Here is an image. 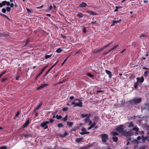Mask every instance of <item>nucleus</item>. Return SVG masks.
Listing matches in <instances>:
<instances>
[{"label":"nucleus","mask_w":149,"mask_h":149,"mask_svg":"<svg viewBox=\"0 0 149 149\" xmlns=\"http://www.w3.org/2000/svg\"><path fill=\"white\" fill-rule=\"evenodd\" d=\"M81 131L83 132H86V130L85 128H83L81 129Z\"/></svg>","instance_id":"338daca9"},{"label":"nucleus","mask_w":149,"mask_h":149,"mask_svg":"<svg viewBox=\"0 0 149 149\" xmlns=\"http://www.w3.org/2000/svg\"><path fill=\"white\" fill-rule=\"evenodd\" d=\"M144 132H145L143 131L139 132V134H141V135H144Z\"/></svg>","instance_id":"09e8293b"},{"label":"nucleus","mask_w":149,"mask_h":149,"mask_svg":"<svg viewBox=\"0 0 149 149\" xmlns=\"http://www.w3.org/2000/svg\"><path fill=\"white\" fill-rule=\"evenodd\" d=\"M93 143H89L87 147H90L91 146H93V145H94Z\"/></svg>","instance_id":"5fc2aeb1"},{"label":"nucleus","mask_w":149,"mask_h":149,"mask_svg":"<svg viewBox=\"0 0 149 149\" xmlns=\"http://www.w3.org/2000/svg\"><path fill=\"white\" fill-rule=\"evenodd\" d=\"M113 41H111V42H110L109 43V44H108V45H105V46H104L103 47V48H104V49L105 48L109 47L110 45L113 43Z\"/></svg>","instance_id":"393cba45"},{"label":"nucleus","mask_w":149,"mask_h":149,"mask_svg":"<svg viewBox=\"0 0 149 149\" xmlns=\"http://www.w3.org/2000/svg\"><path fill=\"white\" fill-rule=\"evenodd\" d=\"M29 118L27 120L26 122L23 125V128L27 126L28 125H29Z\"/></svg>","instance_id":"f3484780"},{"label":"nucleus","mask_w":149,"mask_h":149,"mask_svg":"<svg viewBox=\"0 0 149 149\" xmlns=\"http://www.w3.org/2000/svg\"><path fill=\"white\" fill-rule=\"evenodd\" d=\"M88 115V114H82L81 115V117H87Z\"/></svg>","instance_id":"de8ad7c7"},{"label":"nucleus","mask_w":149,"mask_h":149,"mask_svg":"<svg viewBox=\"0 0 149 149\" xmlns=\"http://www.w3.org/2000/svg\"><path fill=\"white\" fill-rule=\"evenodd\" d=\"M123 125H120L118 127H116V131L120 133L123 134L125 133V131L124 130V129L123 128Z\"/></svg>","instance_id":"7ed1b4c3"},{"label":"nucleus","mask_w":149,"mask_h":149,"mask_svg":"<svg viewBox=\"0 0 149 149\" xmlns=\"http://www.w3.org/2000/svg\"><path fill=\"white\" fill-rule=\"evenodd\" d=\"M100 120L99 118L97 116H95L93 120L94 122H97Z\"/></svg>","instance_id":"dca6fc26"},{"label":"nucleus","mask_w":149,"mask_h":149,"mask_svg":"<svg viewBox=\"0 0 149 149\" xmlns=\"http://www.w3.org/2000/svg\"><path fill=\"white\" fill-rule=\"evenodd\" d=\"M7 1H3L2 2V3L3 6H5L6 4Z\"/></svg>","instance_id":"603ef678"},{"label":"nucleus","mask_w":149,"mask_h":149,"mask_svg":"<svg viewBox=\"0 0 149 149\" xmlns=\"http://www.w3.org/2000/svg\"><path fill=\"white\" fill-rule=\"evenodd\" d=\"M96 92H97L96 94H98L99 93H102V92H103V91L102 90H97L96 91Z\"/></svg>","instance_id":"bf43d9fd"},{"label":"nucleus","mask_w":149,"mask_h":149,"mask_svg":"<svg viewBox=\"0 0 149 149\" xmlns=\"http://www.w3.org/2000/svg\"><path fill=\"white\" fill-rule=\"evenodd\" d=\"M68 110V108H66V107H64V108H63L62 109V110L63 111H66Z\"/></svg>","instance_id":"3c124183"},{"label":"nucleus","mask_w":149,"mask_h":149,"mask_svg":"<svg viewBox=\"0 0 149 149\" xmlns=\"http://www.w3.org/2000/svg\"><path fill=\"white\" fill-rule=\"evenodd\" d=\"M141 139H142V137H141V136H138L137 137V139L138 140H140Z\"/></svg>","instance_id":"052dcab7"},{"label":"nucleus","mask_w":149,"mask_h":149,"mask_svg":"<svg viewBox=\"0 0 149 149\" xmlns=\"http://www.w3.org/2000/svg\"><path fill=\"white\" fill-rule=\"evenodd\" d=\"M115 8H116V9H115V10H114V11L117 12V11H118V9L119 8H120V7L119 6H116V7H115Z\"/></svg>","instance_id":"e433bc0d"},{"label":"nucleus","mask_w":149,"mask_h":149,"mask_svg":"<svg viewBox=\"0 0 149 149\" xmlns=\"http://www.w3.org/2000/svg\"><path fill=\"white\" fill-rule=\"evenodd\" d=\"M2 11L3 13H5L6 12V10L5 8H3L2 9Z\"/></svg>","instance_id":"8fccbe9b"},{"label":"nucleus","mask_w":149,"mask_h":149,"mask_svg":"<svg viewBox=\"0 0 149 149\" xmlns=\"http://www.w3.org/2000/svg\"><path fill=\"white\" fill-rule=\"evenodd\" d=\"M104 49V48H103V47H102L99 49H98V50H97V51H96V52H99L102 51Z\"/></svg>","instance_id":"c9c22d12"},{"label":"nucleus","mask_w":149,"mask_h":149,"mask_svg":"<svg viewBox=\"0 0 149 149\" xmlns=\"http://www.w3.org/2000/svg\"><path fill=\"white\" fill-rule=\"evenodd\" d=\"M112 139L113 141L117 142L118 141V138L116 136H113L112 137Z\"/></svg>","instance_id":"412c9836"},{"label":"nucleus","mask_w":149,"mask_h":149,"mask_svg":"<svg viewBox=\"0 0 149 149\" xmlns=\"http://www.w3.org/2000/svg\"><path fill=\"white\" fill-rule=\"evenodd\" d=\"M22 136L28 138L29 137L31 136V135L29 134H22Z\"/></svg>","instance_id":"bb28decb"},{"label":"nucleus","mask_w":149,"mask_h":149,"mask_svg":"<svg viewBox=\"0 0 149 149\" xmlns=\"http://www.w3.org/2000/svg\"><path fill=\"white\" fill-rule=\"evenodd\" d=\"M90 15H97L98 14L97 13L91 10V13H90Z\"/></svg>","instance_id":"aec40b11"},{"label":"nucleus","mask_w":149,"mask_h":149,"mask_svg":"<svg viewBox=\"0 0 149 149\" xmlns=\"http://www.w3.org/2000/svg\"><path fill=\"white\" fill-rule=\"evenodd\" d=\"M149 73V71H145L143 74V76L145 77H147L148 76V73Z\"/></svg>","instance_id":"cd10ccee"},{"label":"nucleus","mask_w":149,"mask_h":149,"mask_svg":"<svg viewBox=\"0 0 149 149\" xmlns=\"http://www.w3.org/2000/svg\"><path fill=\"white\" fill-rule=\"evenodd\" d=\"M26 10H27V11L29 13H31V9H30L28 8H26Z\"/></svg>","instance_id":"a19ab883"},{"label":"nucleus","mask_w":149,"mask_h":149,"mask_svg":"<svg viewBox=\"0 0 149 149\" xmlns=\"http://www.w3.org/2000/svg\"><path fill=\"white\" fill-rule=\"evenodd\" d=\"M58 61H57L54 65L52 66L47 71L45 74L43 76V77H45L46 76L48 73L56 65Z\"/></svg>","instance_id":"0eeeda50"},{"label":"nucleus","mask_w":149,"mask_h":149,"mask_svg":"<svg viewBox=\"0 0 149 149\" xmlns=\"http://www.w3.org/2000/svg\"><path fill=\"white\" fill-rule=\"evenodd\" d=\"M136 79L137 81L135 83V84L134 86V88H137L138 85H139V80L140 79V78L137 77Z\"/></svg>","instance_id":"ddd939ff"},{"label":"nucleus","mask_w":149,"mask_h":149,"mask_svg":"<svg viewBox=\"0 0 149 149\" xmlns=\"http://www.w3.org/2000/svg\"><path fill=\"white\" fill-rule=\"evenodd\" d=\"M0 15L1 16H4V17H5L8 18V19H9V18L6 15H4L2 13H0Z\"/></svg>","instance_id":"79ce46f5"},{"label":"nucleus","mask_w":149,"mask_h":149,"mask_svg":"<svg viewBox=\"0 0 149 149\" xmlns=\"http://www.w3.org/2000/svg\"><path fill=\"white\" fill-rule=\"evenodd\" d=\"M19 114H20V112L19 111H18L17 112V113L16 114L15 117L14 118V119H15V117H19Z\"/></svg>","instance_id":"f704fd0d"},{"label":"nucleus","mask_w":149,"mask_h":149,"mask_svg":"<svg viewBox=\"0 0 149 149\" xmlns=\"http://www.w3.org/2000/svg\"><path fill=\"white\" fill-rule=\"evenodd\" d=\"M87 10L86 11V13H87L88 14H90V13H91V10H89L88 9H87Z\"/></svg>","instance_id":"e2e57ef3"},{"label":"nucleus","mask_w":149,"mask_h":149,"mask_svg":"<svg viewBox=\"0 0 149 149\" xmlns=\"http://www.w3.org/2000/svg\"><path fill=\"white\" fill-rule=\"evenodd\" d=\"M102 141L103 143H105L107 142V140L108 139V135L105 134H100Z\"/></svg>","instance_id":"f03ea898"},{"label":"nucleus","mask_w":149,"mask_h":149,"mask_svg":"<svg viewBox=\"0 0 149 149\" xmlns=\"http://www.w3.org/2000/svg\"><path fill=\"white\" fill-rule=\"evenodd\" d=\"M87 6L86 3L84 2H83L81 4H80L78 8H83L86 7Z\"/></svg>","instance_id":"1a4fd4ad"},{"label":"nucleus","mask_w":149,"mask_h":149,"mask_svg":"<svg viewBox=\"0 0 149 149\" xmlns=\"http://www.w3.org/2000/svg\"><path fill=\"white\" fill-rule=\"evenodd\" d=\"M68 116L66 115L64 118H62V120L66 121L68 120Z\"/></svg>","instance_id":"a878e982"},{"label":"nucleus","mask_w":149,"mask_h":149,"mask_svg":"<svg viewBox=\"0 0 149 149\" xmlns=\"http://www.w3.org/2000/svg\"><path fill=\"white\" fill-rule=\"evenodd\" d=\"M144 81V79L143 77H141L140 78V79L139 80V82H140V83H143Z\"/></svg>","instance_id":"5701e85b"},{"label":"nucleus","mask_w":149,"mask_h":149,"mask_svg":"<svg viewBox=\"0 0 149 149\" xmlns=\"http://www.w3.org/2000/svg\"><path fill=\"white\" fill-rule=\"evenodd\" d=\"M6 72V71H3V72H2L0 74V75L1 76H2Z\"/></svg>","instance_id":"6e6d98bb"},{"label":"nucleus","mask_w":149,"mask_h":149,"mask_svg":"<svg viewBox=\"0 0 149 149\" xmlns=\"http://www.w3.org/2000/svg\"><path fill=\"white\" fill-rule=\"evenodd\" d=\"M112 133L113 134L114 136H117L118 135V134L116 132H113Z\"/></svg>","instance_id":"c03bdc74"},{"label":"nucleus","mask_w":149,"mask_h":149,"mask_svg":"<svg viewBox=\"0 0 149 149\" xmlns=\"http://www.w3.org/2000/svg\"><path fill=\"white\" fill-rule=\"evenodd\" d=\"M134 126V124L132 123H130L129 125H128L129 127H133Z\"/></svg>","instance_id":"473e14b6"},{"label":"nucleus","mask_w":149,"mask_h":149,"mask_svg":"<svg viewBox=\"0 0 149 149\" xmlns=\"http://www.w3.org/2000/svg\"><path fill=\"white\" fill-rule=\"evenodd\" d=\"M56 117L57 119H60L62 118V116H58V115H56Z\"/></svg>","instance_id":"4c0bfd02"},{"label":"nucleus","mask_w":149,"mask_h":149,"mask_svg":"<svg viewBox=\"0 0 149 149\" xmlns=\"http://www.w3.org/2000/svg\"><path fill=\"white\" fill-rule=\"evenodd\" d=\"M141 108L142 110L146 109L148 111H149V103L143 104L142 105Z\"/></svg>","instance_id":"423d86ee"},{"label":"nucleus","mask_w":149,"mask_h":149,"mask_svg":"<svg viewBox=\"0 0 149 149\" xmlns=\"http://www.w3.org/2000/svg\"><path fill=\"white\" fill-rule=\"evenodd\" d=\"M87 75L89 77H93V75L92 74H91L89 73H87Z\"/></svg>","instance_id":"72a5a7b5"},{"label":"nucleus","mask_w":149,"mask_h":149,"mask_svg":"<svg viewBox=\"0 0 149 149\" xmlns=\"http://www.w3.org/2000/svg\"><path fill=\"white\" fill-rule=\"evenodd\" d=\"M83 33H86V30L85 28H84L83 29Z\"/></svg>","instance_id":"774afa93"},{"label":"nucleus","mask_w":149,"mask_h":149,"mask_svg":"<svg viewBox=\"0 0 149 149\" xmlns=\"http://www.w3.org/2000/svg\"><path fill=\"white\" fill-rule=\"evenodd\" d=\"M7 34L4 33H0V36L2 37H5L6 36Z\"/></svg>","instance_id":"7c9ffc66"},{"label":"nucleus","mask_w":149,"mask_h":149,"mask_svg":"<svg viewBox=\"0 0 149 149\" xmlns=\"http://www.w3.org/2000/svg\"><path fill=\"white\" fill-rule=\"evenodd\" d=\"M48 85V84H43L42 85H40V86H39L37 88V89L38 90L41 89L45 87L46 86H47Z\"/></svg>","instance_id":"f8f14e48"},{"label":"nucleus","mask_w":149,"mask_h":149,"mask_svg":"<svg viewBox=\"0 0 149 149\" xmlns=\"http://www.w3.org/2000/svg\"><path fill=\"white\" fill-rule=\"evenodd\" d=\"M84 15L83 14L81 13H78L77 15V16L79 18L82 17H83Z\"/></svg>","instance_id":"a211bd4d"},{"label":"nucleus","mask_w":149,"mask_h":149,"mask_svg":"<svg viewBox=\"0 0 149 149\" xmlns=\"http://www.w3.org/2000/svg\"><path fill=\"white\" fill-rule=\"evenodd\" d=\"M43 5H42L40 6L36 7V8L37 9H40V8H42L43 7Z\"/></svg>","instance_id":"0e129e2a"},{"label":"nucleus","mask_w":149,"mask_h":149,"mask_svg":"<svg viewBox=\"0 0 149 149\" xmlns=\"http://www.w3.org/2000/svg\"><path fill=\"white\" fill-rule=\"evenodd\" d=\"M139 128H138L136 126L134 127V128H133L132 129V130H135L136 132H138L139 131Z\"/></svg>","instance_id":"c85d7f7f"},{"label":"nucleus","mask_w":149,"mask_h":149,"mask_svg":"<svg viewBox=\"0 0 149 149\" xmlns=\"http://www.w3.org/2000/svg\"><path fill=\"white\" fill-rule=\"evenodd\" d=\"M68 134L67 132L65 131L63 134H60L59 136L61 137H64L68 135Z\"/></svg>","instance_id":"2eb2a0df"},{"label":"nucleus","mask_w":149,"mask_h":149,"mask_svg":"<svg viewBox=\"0 0 149 149\" xmlns=\"http://www.w3.org/2000/svg\"><path fill=\"white\" fill-rule=\"evenodd\" d=\"M63 51V50L62 49L60 48H58L56 51V52L58 53H60L61 52Z\"/></svg>","instance_id":"b1692460"},{"label":"nucleus","mask_w":149,"mask_h":149,"mask_svg":"<svg viewBox=\"0 0 149 149\" xmlns=\"http://www.w3.org/2000/svg\"><path fill=\"white\" fill-rule=\"evenodd\" d=\"M90 120V118L87 116L84 119V121H85V122H88V121H89Z\"/></svg>","instance_id":"2f4dec72"},{"label":"nucleus","mask_w":149,"mask_h":149,"mask_svg":"<svg viewBox=\"0 0 149 149\" xmlns=\"http://www.w3.org/2000/svg\"><path fill=\"white\" fill-rule=\"evenodd\" d=\"M142 137V143H144L146 142V141L147 140L148 141L149 139L148 138L147 136H144L143 135H141Z\"/></svg>","instance_id":"6e6552de"},{"label":"nucleus","mask_w":149,"mask_h":149,"mask_svg":"<svg viewBox=\"0 0 149 149\" xmlns=\"http://www.w3.org/2000/svg\"><path fill=\"white\" fill-rule=\"evenodd\" d=\"M141 101V98H134L128 102V104L131 106L137 105L138 104L140 103Z\"/></svg>","instance_id":"f257e3e1"},{"label":"nucleus","mask_w":149,"mask_h":149,"mask_svg":"<svg viewBox=\"0 0 149 149\" xmlns=\"http://www.w3.org/2000/svg\"><path fill=\"white\" fill-rule=\"evenodd\" d=\"M7 147L6 146H3L0 147V149H7Z\"/></svg>","instance_id":"58836bf2"},{"label":"nucleus","mask_w":149,"mask_h":149,"mask_svg":"<svg viewBox=\"0 0 149 149\" xmlns=\"http://www.w3.org/2000/svg\"><path fill=\"white\" fill-rule=\"evenodd\" d=\"M42 101H40V103L39 105L37 106L39 108L40 107H41L42 106Z\"/></svg>","instance_id":"37998d69"},{"label":"nucleus","mask_w":149,"mask_h":149,"mask_svg":"<svg viewBox=\"0 0 149 149\" xmlns=\"http://www.w3.org/2000/svg\"><path fill=\"white\" fill-rule=\"evenodd\" d=\"M30 42V39H28L26 40V44H28Z\"/></svg>","instance_id":"69168bd1"},{"label":"nucleus","mask_w":149,"mask_h":149,"mask_svg":"<svg viewBox=\"0 0 149 149\" xmlns=\"http://www.w3.org/2000/svg\"><path fill=\"white\" fill-rule=\"evenodd\" d=\"M49 122L48 121H46L43 122L42 123L40 124V126L42 127H44L47 124H48Z\"/></svg>","instance_id":"9b49d317"},{"label":"nucleus","mask_w":149,"mask_h":149,"mask_svg":"<svg viewBox=\"0 0 149 149\" xmlns=\"http://www.w3.org/2000/svg\"><path fill=\"white\" fill-rule=\"evenodd\" d=\"M105 71L107 74L109 75V78H111L112 76V74L111 72L107 70H105Z\"/></svg>","instance_id":"4468645a"},{"label":"nucleus","mask_w":149,"mask_h":149,"mask_svg":"<svg viewBox=\"0 0 149 149\" xmlns=\"http://www.w3.org/2000/svg\"><path fill=\"white\" fill-rule=\"evenodd\" d=\"M65 80L64 79H63L62 81H60L58 83H57V84H60L63 83L65 82Z\"/></svg>","instance_id":"864d4df0"},{"label":"nucleus","mask_w":149,"mask_h":149,"mask_svg":"<svg viewBox=\"0 0 149 149\" xmlns=\"http://www.w3.org/2000/svg\"><path fill=\"white\" fill-rule=\"evenodd\" d=\"M7 79V78H5L2 79L1 80V82H4Z\"/></svg>","instance_id":"4d7b16f0"},{"label":"nucleus","mask_w":149,"mask_h":149,"mask_svg":"<svg viewBox=\"0 0 149 149\" xmlns=\"http://www.w3.org/2000/svg\"><path fill=\"white\" fill-rule=\"evenodd\" d=\"M76 100L79 101V102H75V105H73L74 107H83V103L81 102V100L78 99H76Z\"/></svg>","instance_id":"39448f33"},{"label":"nucleus","mask_w":149,"mask_h":149,"mask_svg":"<svg viewBox=\"0 0 149 149\" xmlns=\"http://www.w3.org/2000/svg\"><path fill=\"white\" fill-rule=\"evenodd\" d=\"M80 149H87V147H81L80 148Z\"/></svg>","instance_id":"680f3d73"},{"label":"nucleus","mask_w":149,"mask_h":149,"mask_svg":"<svg viewBox=\"0 0 149 149\" xmlns=\"http://www.w3.org/2000/svg\"><path fill=\"white\" fill-rule=\"evenodd\" d=\"M67 125H68L70 127H71L72 125H73V123L69 122V121H67Z\"/></svg>","instance_id":"6ab92c4d"},{"label":"nucleus","mask_w":149,"mask_h":149,"mask_svg":"<svg viewBox=\"0 0 149 149\" xmlns=\"http://www.w3.org/2000/svg\"><path fill=\"white\" fill-rule=\"evenodd\" d=\"M7 11V12H9L11 10V8L10 7H7L6 8Z\"/></svg>","instance_id":"a18cd8bd"},{"label":"nucleus","mask_w":149,"mask_h":149,"mask_svg":"<svg viewBox=\"0 0 149 149\" xmlns=\"http://www.w3.org/2000/svg\"><path fill=\"white\" fill-rule=\"evenodd\" d=\"M58 126L59 128H60L63 127V125L62 123H59L58 124Z\"/></svg>","instance_id":"ea45409f"},{"label":"nucleus","mask_w":149,"mask_h":149,"mask_svg":"<svg viewBox=\"0 0 149 149\" xmlns=\"http://www.w3.org/2000/svg\"><path fill=\"white\" fill-rule=\"evenodd\" d=\"M52 55V54H51L50 55H46L45 56V59H48L49 58H50Z\"/></svg>","instance_id":"c756f323"},{"label":"nucleus","mask_w":149,"mask_h":149,"mask_svg":"<svg viewBox=\"0 0 149 149\" xmlns=\"http://www.w3.org/2000/svg\"><path fill=\"white\" fill-rule=\"evenodd\" d=\"M19 77H20V76L19 75H18L17 76H16V78H15L16 80H19Z\"/></svg>","instance_id":"13d9d810"},{"label":"nucleus","mask_w":149,"mask_h":149,"mask_svg":"<svg viewBox=\"0 0 149 149\" xmlns=\"http://www.w3.org/2000/svg\"><path fill=\"white\" fill-rule=\"evenodd\" d=\"M83 137L77 138L75 139V141L77 143H81L83 142Z\"/></svg>","instance_id":"9d476101"},{"label":"nucleus","mask_w":149,"mask_h":149,"mask_svg":"<svg viewBox=\"0 0 149 149\" xmlns=\"http://www.w3.org/2000/svg\"><path fill=\"white\" fill-rule=\"evenodd\" d=\"M49 123H53L54 121V120L52 118H50L49 119Z\"/></svg>","instance_id":"49530a36"},{"label":"nucleus","mask_w":149,"mask_h":149,"mask_svg":"<svg viewBox=\"0 0 149 149\" xmlns=\"http://www.w3.org/2000/svg\"><path fill=\"white\" fill-rule=\"evenodd\" d=\"M48 67V65L44 67H43L41 70V72H40V74H42L43 72L44 71V70L46 69V68Z\"/></svg>","instance_id":"4be33fe9"},{"label":"nucleus","mask_w":149,"mask_h":149,"mask_svg":"<svg viewBox=\"0 0 149 149\" xmlns=\"http://www.w3.org/2000/svg\"><path fill=\"white\" fill-rule=\"evenodd\" d=\"M88 122H89L88 125H90V126L88 128V130L91 129V128L94 127L96 125V123L93 122L92 123V121L90 120L89 121H88Z\"/></svg>","instance_id":"20e7f679"}]
</instances>
